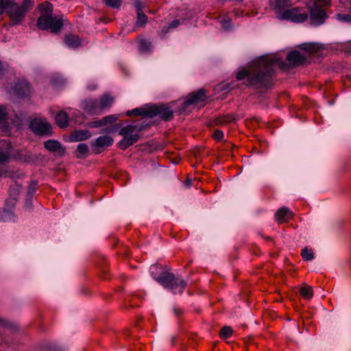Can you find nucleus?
I'll return each instance as SVG.
<instances>
[{"instance_id":"nucleus-1","label":"nucleus","mask_w":351,"mask_h":351,"mask_svg":"<svg viewBox=\"0 0 351 351\" xmlns=\"http://www.w3.org/2000/svg\"><path fill=\"white\" fill-rule=\"evenodd\" d=\"M278 64L285 69V64L275 55L263 56L253 60L247 69H243L237 73L236 78L240 81L247 78L245 84L255 89L269 87L272 84L274 66Z\"/></svg>"},{"instance_id":"nucleus-2","label":"nucleus","mask_w":351,"mask_h":351,"mask_svg":"<svg viewBox=\"0 0 351 351\" xmlns=\"http://www.w3.org/2000/svg\"><path fill=\"white\" fill-rule=\"evenodd\" d=\"M39 8L43 13L38 19L37 26L41 29H50L53 33L59 32L63 26V23L62 19L52 16V4L46 1L41 3Z\"/></svg>"},{"instance_id":"nucleus-3","label":"nucleus","mask_w":351,"mask_h":351,"mask_svg":"<svg viewBox=\"0 0 351 351\" xmlns=\"http://www.w3.org/2000/svg\"><path fill=\"white\" fill-rule=\"evenodd\" d=\"M157 269L156 267H151V269ZM152 277L160 283L164 288L173 291L174 294L182 293L186 287L184 280L175 276L173 273L162 271L159 276L154 274L153 270L151 271Z\"/></svg>"},{"instance_id":"nucleus-4","label":"nucleus","mask_w":351,"mask_h":351,"mask_svg":"<svg viewBox=\"0 0 351 351\" xmlns=\"http://www.w3.org/2000/svg\"><path fill=\"white\" fill-rule=\"evenodd\" d=\"M136 130L137 126L135 125H128L120 130L119 134L123 136L119 142V146L121 149H125L138 141L139 135L137 133L134 134Z\"/></svg>"},{"instance_id":"nucleus-5","label":"nucleus","mask_w":351,"mask_h":351,"mask_svg":"<svg viewBox=\"0 0 351 351\" xmlns=\"http://www.w3.org/2000/svg\"><path fill=\"white\" fill-rule=\"evenodd\" d=\"M300 8L287 9L278 16L280 20L291 21L293 23H303L308 19V14Z\"/></svg>"},{"instance_id":"nucleus-6","label":"nucleus","mask_w":351,"mask_h":351,"mask_svg":"<svg viewBox=\"0 0 351 351\" xmlns=\"http://www.w3.org/2000/svg\"><path fill=\"white\" fill-rule=\"evenodd\" d=\"M5 10H6L12 25H17L21 23L26 14L25 10H23L16 3L15 0H14L12 3L8 5Z\"/></svg>"},{"instance_id":"nucleus-7","label":"nucleus","mask_w":351,"mask_h":351,"mask_svg":"<svg viewBox=\"0 0 351 351\" xmlns=\"http://www.w3.org/2000/svg\"><path fill=\"white\" fill-rule=\"evenodd\" d=\"M30 129L37 134L49 135L51 134V126L45 120L41 119H35L30 122Z\"/></svg>"},{"instance_id":"nucleus-8","label":"nucleus","mask_w":351,"mask_h":351,"mask_svg":"<svg viewBox=\"0 0 351 351\" xmlns=\"http://www.w3.org/2000/svg\"><path fill=\"white\" fill-rule=\"evenodd\" d=\"M151 112L149 117L159 116L165 121H169L173 117V111L169 106L164 104L151 106Z\"/></svg>"},{"instance_id":"nucleus-9","label":"nucleus","mask_w":351,"mask_h":351,"mask_svg":"<svg viewBox=\"0 0 351 351\" xmlns=\"http://www.w3.org/2000/svg\"><path fill=\"white\" fill-rule=\"evenodd\" d=\"M308 8L310 13V19L313 24L319 25L324 23L327 16L323 8L313 7L310 5L308 6Z\"/></svg>"},{"instance_id":"nucleus-10","label":"nucleus","mask_w":351,"mask_h":351,"mask_svg":"<svg viewBox=\"0 0 351 351\" xmlns=\"http://www.w3.org/2000/svg\"><path fill=\"white\" fill-rule=\"evenodd\" d=\"M291 5V0H270L269 6L270 8L274 12V13L278 16H280L283 13L285 9L288 8Z\"/></svg>"},{"instance_id":"nucleus-11","label":"nucleus","mask_w":351,"mask_h":351,"mask_svg":"<svg viewBox=\"0 0 351 351\" xmlns=\"http://www.w3.org/2000/svg\"><path fill=\"white\" fill-rule=\"evenodd\" d=\"M16 201L15 197L9 198L6 201L5 205L8 208H5L2 210L0 209V221H8L14 220V215L9 209L14 206Z\"/></svg>"},{"instance_id":"nucleus-12","label":"nucleus","mask_w":351,"mask_h":351,"mask_svg":"<svg viewBox=\"0 0 351 351\" xmlns=\"http://www.w3.org/2000/svg\"><path fill=\"white\" fill-rule=\"evenodd\" d=\"M83 110L90 115L100 114L99 103L97 100L87 99L82 102Z\"/></svg>"},{"instance_id":"nucleus-13","label":"nucleus","mask_w":351,"mask_h":351,"mask_svg":"<svg viewBox=\"0 0 351 351\" xmlns=\"http://www.w3.org/2000/svg\"><path fill=\"white\" fill-rule=\"evenodd\" d=\"M206 99V90L201 88L196 92L189 95V96L184 101V104L186 106L197 104Z\"/></svg>"},{"instance_id":"nucleus-14","label":"nucleus","mask_w":351,"mask_h":351,"mask_svg":"<svg viewBox=\"0 0 351 351\" xmlns=\"http://www.w3.org/2000/svg\"><path fill=\"white\" fill-rule=\"evenodd\" d=\"M287 60L290 65L296 66L304 63L306 57L299 51L293 50L288 53Z\"/></svg>"},{"instance_id":"nucleus-15","label":"nucleus","mask_w":351,"mask_h":351,"mask_svg":"<svg viewBox=\"0 0 351 351\" xmlns=\"http://www.w3.org/2000/svg\"><path fill=\"white\" fill-rule=\"evenodd\" d=\"M113 143V139L110 136H99L94 142L91 143L92 147L96 149V152H100V149L110 146Z\"/></svg>"},{"instance_id":"nucleus-16","label":"nucleus","mask_w":351,"mask_h":351,"mask_svg":"<svg viewBox=\"0 0 351 351\" xmlns=\"http://www.w3.org/2000/svg\"><path fill=\"white\" fill-rule=\"evenodd\" d=\"M12 145L5 140L0 141V162L8 161L12 154Z\"/></svg>"},{"instance_id":"nucleus-17","label":"nucleus","mask_w":351,"mask_h":351,"mask_svg":"<svg viewBox=\"0 0 351 351\" xmlns=\"http://www.w3.org/2000/svg\"><path fill=\"white\" fill-rule=\"evenodd\" d=\"M192 17V14L191 12L188 11L184 16H182L180 19H175L172 22L169 23L167 26L163 27L161 30V32L165 35L169 30L176 29L179 27L181 24H183L186 20H189Z\"/></svg>"},{"instance_id":"nucleus-18","label":"nucleus","mask_w":351,"mask_h":351,"mask_svg":"<svg viewBox=\"0 0 351 351\" xmlns=\"http://www.w3.org/2000/svg\"><path fill=\"white\" fill-rule=\"evenodd\" d=\"M293 216L292 211L287 207L279 208L275 214V219L278 223H285L291 219Z\"/></svg>"},{"instance_id":"nucleus-19","label":"nucleus","mask_w":351,"mask_h":351,"mask_svg":"<svg viewBox=\"0 0 351 351\" xmlns=\"http://www.w3.org/2000/svg\"><path fill=\"white\" fill-rule=\"evenodd\" d=\"M91 136L90 132L87 130H75L70 136L71 141H82L89 138Z\"/></svg>"},{"instance_id":"nucleus-20","label":"nucleus","mask_w":351,"mask_h":351,"mask_svg":"<svg viewBox=\"0 0 351 351\" xmlns=\"http://www.w3.org/2000/svg\"><path fill=\"white\" fill-rule=\"evenodd\" d=\"M151 112V106H147L145 108H136L132 110H129L127 112L126 114L128 116L135 115L149 117Z\"/></svg>"},{"instance_id":"nucleus-21","label":"nucleus","mask_w":351,"mask_h":351,"mask_svg":"<svg viewBox=\"0 0 351 351\" xmlns=\"http://www.w3.org/2000/svg\"><path fill=\"white\" fill-rule=\"evenodd\" d=\"M17 94L21 97H26L30 93L29 84L26 82L18 83L15 86Z\"/></svg>"},{"instance_id":"nucleus-22","label":"nucleus","mask_w":351,"mask_h":351,"mask_svg":"<svg viewBox=\"0 0 351 351\" xmlns=\"http://www.w3.org/2000/svg\"><path fill=\"white\" fill-rule=\"evenodd\" d=\"M65 43L72 48H76L82 45L80 38L73 34H69L65 37Z\"/></svg>"},{"instance_id":"nucleus-23","label":"nucleus","mask_w":351,"mask_h":351,"mask_svg":"<svg viewBox=\"0 0 351 351\" xmlns=\"http://www.w3.org/2000/svg\"><path fill=\"white\" fill-rule=\"evenodd\" d=\"M56 122L60 128H64L68 125V115L63 110L60 111L56 116Z\"/></svg>"},{"instance_id":"nucleus-24","label":"nucleus","mask_w":351,"mask_h":351,"mask_svg":"<svg viewBox=\"0 0 351 351\" xmlns=\"http://www.w3.org/2000/svg\"><path fill=\"white\" fill-rule=\"evenodd\" d=\"M113 101L114 99L108 95H104V96H102L99 103V107L101 113L104 109L110 108Z\"/></svg>"},{"instance_id":"nucleus-25","label":"nucleus","mask_w":351,"mask_h":351,"mask_svg":"<svg viewBox=\"0 0 351 351\" xmlns=\"http://www.w3.org/2000/svg\"><path fill=\"white\" fill-rule=\"evenodd\" d=\"M18 160L26 163H32L37 160V157L29 152H24L19 155Z\"/></svg>"},{"instance_id":"nucleus-26","label":"nucleus","mask_w":351,"mask_h":351,"mask_svg":"<svg viewBox=\"0 0 351 351\" xmlns=\"http://www.w3.org/2000/svg\"><path fill=\"white\" fill-rule=\"evenodd\" d=\"M45 147L49 152H58L61 149V144L55 140H48L45 143Z\"/></svg>"},{"instance_id":"nucleus-27","label":"nucleus","mask_w":351,"mask_h":351,"mask_svg":"<svg viewBox=\"0 0 351 351\" xmlns=\"http://www.w3.org/2000/svg\"><path fill=\"white\" fill-rule=\"evenodd\" d=\"M299 292L306 300L312 298L313 295V288L306 284L299 289Z\"/></svg>"},{"instance_id":"nucleus-28","label":"nucleus","mask_w":351,"mask_h":351,"mask_svg":"<svg viewBox=\"0 0 351 351\" xmlns=\"http://www.w3.org/2000/svg\"><path fill=\"white\" fill-rule=\"evenodd\" d=\"M219 23L226 31H230L232 29L233 25L231 19L228 16H219Z\"/></svg>"},{"instance_id":"nucleus-29","label":"nucleus","mask_w":351,"mask_h":351,"mask_svg":"<svg viewBox=\"0 0 351 351\" xmlns=\"http://www.w3.org/2000/svg\"><path fill=\"white\" fill-rule=\"evenodd\" d=\"M302 49L309 53H315L319 51L322 47L316 43H305L301 45Z\"/></svg>"},{"instance_id":"nucleus-30","label":"nucleus","mask_w":351,"mask_h":351,"mask_svg":"<svg viewBox=\"0 0 351 351\" xmlns=\"http://www.w3.org/2000/svg\"><path fill=\"white\" fill-rule=\"evenodd\" d=\"M138 48L143 53L149 52L152 50V43L145 39H141L139 42Z\"/></svg>"},{"instance_id":"nucleus-31","label":"nucleus","mask_w":351,"mask_h":351,"mask_svg":"<svg viewBox=\"0 0 351 351\" xmlns=\"http://www.w3.org/2000/svg\"><path fill=\"white\" fill-rule=\"evenodd\" d=\"M77 152L78 153V155H77L78 158L86 156L88 153V147L87 144L80 143L77 145Z\"/></svg>"},{"instance_id":"nucleus-32","label":"nucleus","mask_w":351,"mask_h":351,"mask_svg":"<svg viewBox=\"0 0 351 351\" xmlns=\"http://www.w3.org/2000/svg\"><path fill=\"white\" fill-rule=\"evenodd\" d=\"M137 19H136V25L137 26H145L147 22V17L143 13V12H136Z\"/></svg>"},{"instance_id":"nucleus-33","label":"nucleus","mask_w":351,"mask_h":351,"mask_svg":"<svg viewBox=\"0 0 351 351\" xmlns=\"http://www.w3.org/2000/svg\"><path fill=\"white\" fill-rule=\"evenodd\" d=\"M301 255L304 260L311 261L314 258V253L312 250L304 248L302 250Z\"/></svg>"},{"instance_id":"nucleus-34","label":"nucleus","mask_w":351,"mask_h":351,"mask_svg":"<svg viewBox=\"0 0 351 351\" xmlns=\"http://www.w3.org/2000/svg\"><path fill=\"white\" fill-rule=\"evenodd\" d=\"M38 186V182L33 180L29 183V185L28 186L27 189V195L29 197H33V195L35 194L36 191L37 189Z\"/></svg>"},{"instance_id":"nucleus-35","label":"nucleus","mask_w":351,"mask_h":351,"mask_svg":"<svg viewBox=\"0 0 351 351\" xmlns=\"http://www.w3.org/2000/svg\"><path fill=\"white\" fill-rule=\"evenodd\" d=\"M232 334V329L230 326H224L220 331V337L223 339L228 338Z\"/></svg>"},{"instance_id":"nucleus-36","label":"nucleus","mask_w":351,"mask_h":351,"mask_svg":"<svg viewBox=\"0 0 351 351\" xmlns=\"http://www.w3.org/2000/svg\"><path fill=\"white\" fill-rule=\"evenodd\" d=\"M330 3V0H315L311 6L323 8V7L329 5Z\"/></svg>"},{"instance_id":"nucleus-37","label":"nucleus","mask_w":351,"mask_h":351,"mask_svg":"<svg viewBox=\"0 0 351 351\" xmlns=\"http://www.w3.org/2000/svg\"><path fill=\"white\" fill-rule=\"evenodd\" d=\"M34 3V0H23L22 4L20 5L23 10H25V12H27L29 10H30Z\"/></svg>"},{"instance_id":"nucleus-38","label":"nucleus","mask_w":351,"mask_h":351,"mask_svg":"<svg viewBox=\"0 0 351 351\" xmlns=\"http://www.w3.org/2000/svg\"><path fill=\"white\" fill-rule=\"evenodd\" d=\"M106 4L112 8H119L121 5V0H104Z\"/></svg>"},{"instance_id":"nucleus-39","label":"nucleus","mask_w":351,"mask_h":351,"mask_svg":"<svg viewBox=\"0 0 351 351\" xmlns=\"http://www.w3.org/2000/svg\"><path fill=\"white\" fill-rule=\"evenodd\" d=\"M117 120V117L116 115H109L102 118L104 125L108 123H112L116 122Z\"/></svg>"},{"instance_id":"nucleus-40","label":"nucleus","mask_w":351,"mask_h":351,"mask_svg":"<svg viewBox=\"0 0 351 351\" xmlns=\"http://www.w3.org/2000/svg\"><path fill=\"white\" fill-rule=\"evenodd\" d=\"M8 111L6 108L0 105V123H3L7 119Z\"/></svg>"},{"instance_id":"nucleus-41","label":"nucleus","mask_w":351,"mask_h":351,"mask_svg":"<svg viewBox=\"0 0 351 351\" xmlns=\"http://www.w3.org/2000/svg\"><path fill=\"white\" fill-rule=\"evenodd\" d=\"M14 0H0V14L3 13L8 5L12 3Z\"/></svg>"},{"instance_id":"nucleus-42","label":"nucleus","mask_w":351,"mask_h":351,"mask_svg":"<svg viewBox=\"0 0 351 351\" xmlns=\"http://www.w3.org/2000/svg\"><path fill=\"white\" fill-rule=\"evenodd\" d=\"M336 17L339 21L343 22H351V15L350 14H338L336 15Z\"/></svg>"},{"instance_id":"nucleus-43","label":"nucleus","mask_w":351,"mask_h":351,"mask_svg":"<svg viewBox=\"0 0 351 351\" xmlns=\"http://www.w3.org/2000/svg\"><path fill=\"white\" fill-rule=\"evenodd\" d=\"M134 5L136 10V12H143V3L140 0H134Z\"/></svg>"},{"instance_id":"nucleus-44","label":"nucleus","mask_w":351,"mask_h":351,"mask_svg":"<svg viewBox=\"0 0 351 351\" xmlns=\"http://www.w3.org/2000/svg\"><path fill=\"white\" fill-rule=\"evenodd\" d=\"M89 126L90 128H99L104 126L102 119L101 120L95 121L89 123Z\"/></svg>"},{"instance_id":"nucleus-45","label":"nucleus","mask_w":351,"mask_h":351,"mask_svg":"<svg viewBox=\"0 0 351 351\" xmlns=\"http://www.w3.org/2000/svg\"><path fill=\"white\" fill-rule=\"evenodd\" d=\"M0 326L3 328H9L11 326V324L6 319L0 317Z\"/></svg>"},{"instance_id":"nucleus-46","label":"nucleus","mask_w":351,"mask_h":351,"mask_svg":"<svg viewBox=\"0 0 351 351\" xmlns=\"http://www.w3.org/2000/svg\"><path fill=\"white\" fill-rule=\"evenodd\" d=\"M223 136V133L221 130H216V131H215V132L213 134V137L216 140H218V141L222 139Z\"/></svg>"},{"instance_id":"nucleus-47","label":"nucleus","mask_w":351,"mask_h":351,"mask_svg":"<svg viewBox=\"0 0 351 351\" xmlns=\"http://www.w3.org/2000/svg\"><path fill=\"white\" fill-rule=\"evenodd\" d=\"M344 49L348 52L351 53V40L348 41L344 44Z\"/></svg>"},{"instance_id":"nucleus-48","label":"nucleus","mask_w":351,"mask_h":351,"mask_svg":"<svg viewBox=\"0 0 351 351\" xmlns=\"http://www.w3.org/2000/svg\"><path fill=\"white\" fill-rule=\"evenodd\" d=\"M184 184L186 186V188H189L191 186L192 184V181L191 180H186L184 182Z\"/></svg>"},{"instance_id":"nucleus-49","label":"nucleus","mask_w":351,"mask_h":351,"mask_svg":"<svg viewBox=\"0 0 351 351\" xmlns=\"http://www.w3.org/2000/svg\"><path fill=\"white\" fill-rule=\"evenodd\" d=\"M4 74V69L2 66V62L0 61V77Z\"/></svg>"},{"instance_id":"nucleus-50","label":"nucleus","mask_w":351,"mask_h":351,"mask_svg":"<svg viewBox=\"0 0 351 351\" xmlns=\"http://www.w3.org/2000/svg\"><path fill=\"white\" fill-rule=\"evenodd\" d=\"M96 86H96L95 84H93V85L88 86V89H90V90H94V89H95V88H96Z\"/></svg>"},{"instance_id":"nucleus-51","label":"nucleus","mask_w":351,"mask_h":351,"mask_svg":"<svg viewBox=\"0 0 351 351\" xmlns=\"http://www.w3.org/2000/svg\"><path fill=\"white\" fill-rule=\"evenodd\" d=\"M340 1L343 3H344L346 1H348L351 5V0H340Z\"/></svg>"},{"instance_id":"nucleus-52","label":"nucleus","mask_w":351,"mask_h":351,"mask_svg":"<svg viewBox=\"0 0 351 351\" xmlns=\"http://www.w3.org/2000/svg\"><path fill=\"white\" fill-rule=\"evenodd\" d=\"M3 174V171L0 169V176Z\"/></svg>"},{"instance_id":"nucleus-53","label":"nucleus","mask_w":351,"mask_h":351,"mask_svg":"<svg viewBox=\"0 0 351 351\" xmlns=\"http://www.w3.org/2000/svg\"><path fill=\"white\" fill-rule=\"evenodd\" d=\"M234 14L237 16L239 14V12H234Z\"/></svg>"},{"instance_id":"nucleus-54","label":"nucleus","mask_w":351,"mask_h":351,"mask_svg":"<svg viewBox=\"0 0 351 351\" xmlns=\"http://www.w3.org/2000/svg\"><path fill=\"white\" fill-rule=\"evenodd\" d=\"M234 14L237 16L239 14V12H234Z\"/></svg>"},{"instance_id":"nucleus-55","label":"nucleus","mask_w":351,"mask_h":351,"mask_svg":"<svg viewBox=\"0 0 351 351\" xmlns=\"http://www.w3.org/2000/svg\"><path fill=\"white\" fill-rule=\"evenodd\" d=\"M175 313L178 314V311L176 309H175Z\"/></svg>"}]
</instances>
